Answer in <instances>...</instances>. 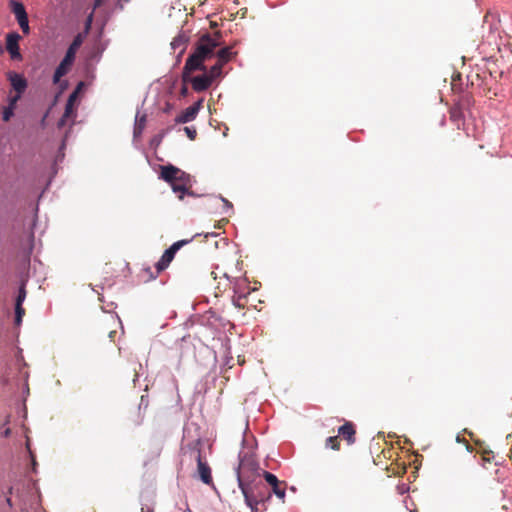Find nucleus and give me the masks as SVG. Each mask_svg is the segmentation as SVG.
Masks as SVG:
<instances>
[{
    "label": "nucleus",
    "mask_w": 512,
    "mask_h": 512,
    "mask_svg": "<svg viewBox=\"0 0 512 512\" xmlns=\"http://www.w3.org/2000/svg\"><path fill=\"white\" fill-rule=\"evenodd\" d=\"M26 450H27V453H28L29 458H30L31 472L37 473L38 463H37V460H36V456H35L34 452L31 449L30 440L29 439H27V441H26Z\"/></svg>",
    "instance_id": "nucleus-21"
},
{
    "label": "nucleus",
    "mask_w": 512,
    "mask_h": 512,
    "mask_svg": "<svg viewBox=\"0 0 512 512\" xmlns=\"http://www.w3.org/2000/svg\"><path fill=\"white\" fill-rule=\"evenodd\" d=\"M204 236H205V238L217 237L218 233H216V232H208V233H205Z\"/></svg>",
    "instance_id": "nucleus-41"
},
{
    "label": "nucleus",
    "mask_w": 512,
    "mask_h": 512,
    "mask_svg": "<svg viewBox=\"0 0 512 512\" xmlns=\"http://www.w3.org/2000/svg\"><path fill=\"white\" fill-rule=\"evenodd\" d=\"M103 2L104 0H94V3H93V11L91 12V14L88 16V19H87V24L89 25L92 21V17H93V12L101 7L103 5Z\"/></svg>",
    "instance_id": "nucleus-32"
},
{
    "label": "nucleus",
    "mask_w": 512,
    "mask_h": 512,
    "mask_svg": "<svg viewBox=\"0 0 512 512\" xmlns=\"http://www.w3.org/2000/svg\"><path fill=\"white\" fill-rule=\"evenodd\" d=\"M226 279H228L230 282H236L237 278H230V276L227 273H224L223 275Z\"/></svg>",
    "instance_id": "nucleus-43"
},
{
    "label": "nucleus",
    "mask_w": 512,
    "mask_h": 512,
    "mask_svg": "<svg viewBox=\"0 0 512 512\" xmlns=\"http://www.w3.org/2000/svg\"><path fill=\"white\" fill-rule=\"evenodd\" d=\"M22 321H23V317L14 316V324L16 326H20L22 324Z\"/></svg>",
    "instance_id": "nucleus-40"
},
{
    "label": "nucleus",
    "mask_w": 512,
    "mask_h": 512,
    "mask_svg": "<svg viewBox=\"0 0 512 512\" xmlns=\"http://www.w3.org/2000/svg\"><path fill=\"white\" fill-rule=\"evenodd\" d=\"M12 492H13V487H9L8 493L12 494Z\"/></svg>",
    "instance_id": "nucleus-45"
},
{
    "label": "nucleus",
    "mask_w": 512,
    "mask_h": 512,
    "mask_svg": "<svg viewBox=\"0 0 512 512\" xmlns=\"http://www.w3.org/2000/svg\"><path fill=\"white\" fill-rule=\"evenodd\" d=\"M397 491L399 494L403 495L409 491V486L405 483L397 485Z\"/></svg>",
    "instance_id": "nucleus-35"
},
{
    "label": "nucleus",
    "mask_w": 512,
    "mask_h": 512,
    "mask_svg": "<svg viewBox=\"0 0 512 512\" xmlns=\"http://www.w3.org/2000/svg\"><path fill=\"white\" fill-rule=\"evenodd\" d=\"M219 40L210 33H204L198 40L194 51L188 56L184 65L186 70H205V61L215 57V50L219 47Z\"/></svg>",
    "instance_id": "nucleus-2"
},
{
    "label": "nucleus",
    "mask_w": 512,
    "mask_h": 512,
    "mask_svg": "<svg viewBox=\"0 0 512 512\" xmlns=\"http://www.w3.org/2000/svg\"><path fill=\"white\" fill-rule=\"evenodd\" d=\"M202 104H203V99H199L194 104H192L191 106L184 109L175 118V122L180 123V124H185V123H189V122L193 121L197 117V115L202 107Z\"/></svg>",
    "instance_id": "nucleus-12"
},
{
    "label": "nucleus",
    "mask_w": 512,
    "mask_h": 512,
    "mask_svg": "<svg viewBox=\"0 0 512 512\" xmlns=\"http://www.w3.org/2000/svg\"><path fill=\"white\" fill-rule=\"evenodd\" d=\"M83 42L82 36L78 34L74 37L73 41L68 46L66 53L58 66L55 68L52 82L53 84H58L62 77H64L71 69L72 65L75 62L76 53L80 48Z\"/></svg>",
    "instance_id": "nucleus-3"
},
{
    "label": "nucleus",
    "mask_w": 512,
    "mask_h": 512,
    "mask_svg": "<svg viewBox=\"0 0 512 512\" xmlns=\"http://www.w3.org/2000/svg\"><path fill=\"white\" fill-rule=\"evenodd\" d=\"M200 233L195 234L190 239H182L174 242L171 246H169L164 253L162 254L161 258L158 260V262L155 264V268L158 272L164 271L172 262L174 259L176 253L185 245L191 243L193 239L197 236H200Z\"/></svg>",
    "instance_id": "nucleus-5"
},
{
    "label": "nucleus",
    "mask_w": 512,
    "mask_h": 512,
    "mask_svg": "<svg viewBox=\"0 0 512 512\" xmlns=\"http://www.w3.org/2000/svg\"><path fill=\"white\" fill-rule=\"evenodd\" d=\"M237 43L238 42L235 41L232 46H225L220 48L217 52L215 51V57L217 58V61L224 65L231 61L237 54L236 52L232 51V47Z\"/></svg>",
    "instance_id": "nucleus-14"
},
{
    "label": "nucleus",
    "mask_w": 512,
    "mask_h": 512,
    "mask_svg": "<svg viewBox=\"0 0 512 512\" xmlns=\"http://www.w3.org/2000/svg\"><path fill=\"white\" fill-rule=\"evenodd\" d=\"M326 447L333 450L339 449L338 438L336 436H330L326 439Z\"/></svg>",
    "instance_id": "nucleus-28"
},
{
    "label": "nucleus",
    "mask_w": 512,
    "mask_h": 512,
    "mask_svg": "<svg viewBox=\"0 0 512 512\" xmlns=\"http://www.w3.org/2000/svg\"><path fill=\"white\" fill-rule=\"evenodd\" d=\"M6 502H7V504H8V506H9V507H12V500H11V498H10V497H7V498H6Z\"/></svg>",
    "instance_id": "nucleus-44"
},
{
    "label": "nucleus",
    "mask_w": 512,
    "mask_h": 512,
    "mask_svg": "<svg viewBox=\"0 0 512 512\" xmlns=\"http://www.w3.org/2000/svg\"><path fill=\"white\" fill-rule=\"evenodd\" d=\"M190 458H195L197 461V472L199 479L204 484L212 483V473L209 464L203 460L200 449V440L189 443Z\"/></svg>",
    "instance_id": "nucleus-4"
},
{
    "label": "nucleus",
    "mask_w": 512,
    "mask_h": 512,
    "mask_svg": "<svg viewBox=\"0 0 512 512\" xmlns=\"http://www.w3.org/2000/svg\"><path fill=\"white\" fill-rule=\"evenodd\" d=\"M174 109V105L170 102L165 103V107L163 108L164 113H170Z\"/></svg>",
    "instance_id": "nucleus-37"
},
{
    "label": "nucleus",
    "mask_w": 512,
    "mask_h": 512,
    "mask_svg": "<svg viewBox=\"0 0 512 512\" xmlns=\"http://www.w3.org/2000/svg\"><path fill=\"white\" fill-rule=\"evenodd\" d=\"M14 313H15V316L24 317L25 309L23 308V306L15 305Z\"/></svg>",
    "instance_id": "nucleus-34"
},
{
    "label": "nucleus",
    "mask_w": 512,
    "mask_h": 512,
    "mask_svg": "<svg viewBox=\"0 0 512 512\" xmlns=\"http://www.w3.org/2000/svg\"><path fill=\"white\" fill-rule=\"evenodd\" d=\"M451 120L455 123H459L463 119V114L459 109H453L451 111Z\"/></svg>",
    "instance_id": "nucleus-30"
},
{
    "label": "nucleus",
    "mask_w": 512,
    "mask_h": 512,
    "mask_svg": "<svg viewBox=\"0 0 512 512\" xmlns=\"http://www.w3.org/2000/svg\"><path fill=\"white\" fill-rule=\"evenodd\" d=\"M21 38V35L16 31L10 32L6 35V50L9 53L10 58L12 60L21 61L23 59L19 47V41L21 40Z\"/></svg>",
    "instance_id": "nucleus-9"
},
{
    "label": "nucleus",
    "mask_w": 512,
    "mask_h": 512,
    "mask_svg": "<svg viewBox=\"0 0 512 512\" xmlns=\"http://www.w3.org/2000/svg\"><path fill=\"white\" fill-rule=\"evenodd\" d=\"M147 116L146 114L140 115V112L137 111L133 129V141L135 142L137 138H139L146 126Z\"/></svg>",
    "instance_id": "nucleus-15"
},
{
    "label": "nucleus",
    "mask_w": 512,
    "mask_h": 512,
    "mask_svg": "<svg viewBox=\"0 0 512 512\" xmlns=\"http://www.w3.org/2000/svg\"><path fill=\"white\" fill-rule=\"evenodd\" d=\"M7 80L10 83L11 89L15 94L24 95L28 88V80L22 73L15 71H8L6 73Z\"/></svg>",
    "instance_id": "nucleus-10"
},
{
    "label": "nucleus",
    "mask_w": 512,
    "mask_h": 512,
    "mask_svg": "<svg viewBox=\"0 0 512 512\" xmlns=\"http://www.w3.org/2000/svg\"><path fill=\"white\" fill-rule=\"evenodd\" d=\"M274 493L279 499H284L285 496H286V491L285 489L283 488H280L279 487V484H276L275 486L272 487V492L271 494Z\"/></svg>",
    "instance_id": "nucleus-29"
},
{
    "label": "nucleus",
    "mask_w": 512,
    "mask_h": 512,
    "mask_svg": "<svg viewBox=\"0 0 512 512\" xmlns=\"http://www.w3.org/2000/svg\"><path fill=\"white\" fill-rule=\"evenodd\" d=\"M189 83H190V82H182V86H181L180 91H179V94H180V97H181V98H186V97H188V95H189V93H190V92H189V88H188V84H189Z\"/></svg>",
    "instance_id": "nucleus-33"
},
{
    "label": "nucleus",
    "mask_w": 512,
    "mask_h": 512,
    "mask_svg": "<svg viewBox=\"0 0 512 512\" xmlns=\"http://www.w3.org/2000/svg\"><path fill=\"white\" fill-rule=\"evenodd\" d=\"M245 504L250 508L251 512H259L258 505L259 502H256L252 496L246 495L244 498Z\"/></svg>",
    "instance_id": "nucleus-26"
},
{
    "label": "nucleus",
    "mask_w": 512,
    "mask_h": 512,
    "mask_svg": "<svg viewBox=\"0 0 512 512\" xmlns=\"http://www.w3.org/2000/svg\"><path fill=\"white\" fill-rule=\"evenodd\" d=\"M173 129V127H167V128H164L162 130H160L157 134H155L151 139H150V147L152 149H156L163 141V139L165 138V136Z\"/></svg>",
    "instance_id": "nucleus-18"
},
{
    "label": "nucleus",
    "mask_w": 512,
    "mask_h": 512,
    "mask_svg": "<svg viewBox=\"0 0 512 512\" xmlns=\"http://www.w3.org/2000/svg\"><path fill=\"white\" fill-rule=\"evenodd\" d=\"M65 145H66L65 140H63V141H62V144H61V146H60V148H59V155H57V160H58V159H60V157H61V158H63V157H64V154H63V153H61V151L65 148Z\"/></svg>",
    "instance_id": "nucleus-39"
},
{
    "label": "nucleus",
    "mask_w": 512,
    "mask_h": 512,
    "mask_svg": "<svg viewBox=\"0 0 512 512\" xmlns=\"http://www.w3.org/2000/svg\"><path fill=\"white\" fill-rule=\"evenodd\" d=\"M30 237H31V239L33 240V239H34V234H33V233H31Z\"/></svg>",
    "instance_id": "nucleus-47"
},
{
    "label": "nucleus",
    "mask_w": 512,
    "mask_h": 512,
    "mask_svg": "<svg viewBox=\"0 0 512 512\" xmlns=\"http://www.w3.org/2000/svg\"><path fill=\"white\" fill-rule=\"evenodd\" d=\"M179 169L180 168L170 163L166 165H161L159 178L170 184V186L172 187L173 184L176 183V177L177 174H179Z\"/></svg>",
    "instance_id": "nucleus-13"
},
{
    "label": "nucleus",
    "mask_w": 512,
    "mask_h": 512,
    "mask_svg": "<svg viewBox=\"0 0 512 512\" xmlns=\"http://www.w3.org/2000/svg\"><path fill=\"white\" fill-rule=\"evenodd\" d=\"M70 116H62L59 121H58V127L61 128L65 125L66 123V119L69 118Z\"/></svg>",
    "instance_id": "nucleus-38"
},
{
    "label": "nucleus",
    "mask_w": 512,
    "mask_h": 512,
    "mask_svg": "<svg viewBox=\"0 0 512 512\" xmlns=\"http://www.w3.org/2000/svg\"><path fill=\"white\" fill-rule=\"evenodd\" d=\"M26 295H27L26 286H25V283L22 282L21 285L19 286L16 298H15V305L23 306V303L26 299Z\"/></svg>",
    "instance_id": "nucleus-22"
},
{
    "label": "nucleus",
    "mask_w": 512,
    "mask_h": 512,
    "mask_svg": "<svg viewBox=\"0 0 512 512\" xmlns=\"http://www.w3.org/2000/svg\"><path fill=\"white\" fill-rule=\"evenodd\" d=\"M10 422V416H6V419L2 425H0V437L8 438L10 437L12 431L9 427H6Z\"/></svg>",
    "instance_id": "nucleus-23"
},
{
    "label": "nucleus",
    "mask_w": 512,
    "mask_h": 512,
    "mask_svg": "<svg viewBox=\"0 0 512 512\" xmlns=\"http://www.w3.org/2000/svg\"><path fill=\"white\" fill-rule=\"evenodd\" d=\"M85 88H86V85L83 81H80L76 85V87L74 88V90L71 92V94L69 95V97L67 99V102L65 105V110H64V116H72L75 114V104L79 100V97L84 92Z\"/></svg>",
    "instance_id": "nucleus-11"
},
{
    "label": "nucleus",
    "mask_w": 512,
    "mask_h": 512,
    "mask_svg": "<svg viewBox=\"0 0 512 512\" xmlns=\"http://www.w3.org/2000/svg\"><path fill=\"white\" fill-rule=\"evenodd\" d=\"M187 41H188V38H187L184 34L180 33L178 36H176V37L172 40V42H171V48H172L173 50H176V49H178V48H181V47H182V49H181V51H180V55H181V54L184 52V50H185V44H186V42H187Z\"/></svg>",
    "instance_id": "nucleus-20"
},
{
    "label": "nucleus",
    "mask_w": 512,
    "mask_h": 512,
    "mask_svg": "<svg viewBox=\"0 0 512 512\" xmlns=\"http://www.w3.org/2000/svg\"><path fill=\"white\" fill-rule=\"evenodd\" d=\"M243 450L239 452V465L235 469L238 487L244 498L252 496L256 502L266 508V503L271 499V491L258 478L259 465L253 457V451L257 447L256 438L244 432L242 439Z\"/></svg>",
    "instance_id": "nucleus-1"
},
{
    "label": "nucleus",
    "mask_w": 512,
    "mask_h": 512,
    "mask_svg": "<svg viewBox=\"0 0 512 512\" xmlns=\"http://www.w3.org/2000/svg\"><path fill=\"white\" fill-rule=\"evenodd\" d=\"M210 199L214 201H221L223 203L222 214L232 215L234 213L233 204L228 199L224 198L222 195H211Z\"/></svg>",
    "instance_id": "nucleus-19"
},
{
    "label": "nucleus",
    "mask_w": 512,
    "mask_h": 512,
    "mask_svg": "<svg viewBox=\"0 0 512 512\" xmlns=\"http://www.w3.org/2000/svg\"><path fill=\"white\" fill-rule=\"evenodd\" d=\"M338 433L346 439L349 444H353L355 442V428L353 423L345 422L339 427Z\"/></svg>",
    "instance_id": "nucleus-16"
},
{
    "label": "nucleus",
    "mask_w": 512,
    "mask_h": 512,
    "mask_svg": "<svg viewBox=\"0 0 512 512\" xmlns=\"http://www.w3.org/2000/svg\"><path fill=\"white\" fill-rule=\"evenodd\" d=\"M184 132L186 133L187 137L190 140H194L196 138L197 132L194 127L186 126V127H184Z\"/></svg>",
    "instance_id": "nucleus-31"
},
{
    "label": "nucleus",
    "mask_w": 512,
    "mask_h": 512,
    "mask_svg": "<svg viewBox=\"0 0 512 512\" xmlns=\"http://www.w3.org/2000/svg\"><path fill=\"white\" fill-rule=\"evenodd\" d=\"M21 98H22V95H19V94L9 95L7 97V105H6V107H10V108L16 110L17 104H18V102L20 101Z\"/></svg>",
    "instance_id": "nucleus-25"
},
{
    "label": "nucleus",
    "mask_w": 512,
    "mask_h": 512,
    "mask_svg": "<svg viewBox=\"0 0 512 512\" xmlns=\"http://www.w3.org/2000/svg\"><path fill=\"white\" fill-rule=\"evenodd\" d=\"M223 67L224 64L216 61V63L209 70L206 68L205 70L201 71L208 74L211 78V81L214 82L217 78L223 77Z\"/></svg>",
    "instance_id": "nucleus-17"
},
{
    "label": "nucleus",
    "mask_w": 512,
    "mask_h": 512,
    "mask_svg": "<svg viewBox=\"0 0 512 512\" xmlns=\"http://www.w3.org/2000/svg\"><path fill=\"white\" fill-rule=\"evenodd\" d=\"M14 114H15L14 109L4 106L2 109V120L4 122H9L12 119V117L14 116Z\"/></svg>",
    "instance_id": "nucleus-27"
},
{
    "label": "nucleus",
    "mask_w": 512,
    "mask_h": 512,
    "mask_svg": "<svg viewBox=\"0 0 512 512\" xmlns=\"http://www.w3.org/2000/svg\"><path fill=\"white\" fill-rule=\"evenodd\" d=\"M147 512H153V511H152V510H149V511H147Z\"/></svg>",
    "instance_id": "nucleus-48"
},
{
    "label": "nucleus",
    "mask_w": 512,
    "mask_h": 512,
    "mask_svg": "<svg viewBox=\"0 0 512 512\" xmlns=\"http://www.w3.org/2000/svg\"><path fill=\"white\" fill-rule=\"evenodd\" d=\"M142 405H145V406H147V405H148V400L146 399V397H145V396H141L140 407H141Z\"/></svg>",
    "instance_id": "nucleus-42"
},
{
    "label": "nucleus",
    "mask_w": 512,
    "mask_h": 512,
    "mask_svg": "<svg viewBox=\"0 0 512 512\" xmlns=\"http://www.w3.org/2000/svg\"><path fill=\"white\" fill-rule=\"evenodd\" d=\"M28 373H26L25 375V384H24V389H23V394L28 396L29 395V386H28Z\"/></svg>",
    "instance_id": "nucleus-36"
},
{
    "label": "nucleus",
    "mask_w": 512,
    "mask_h": 512,
    "mask_svg": "<svg viewBox=\"0 0 512 512\" xmlns=\"http://www.w3.org/2000/svg\"><path fill=\"white\" fill-rule=\"evenodd\" d=\"M196 70H186V65L183 67L182 71V82H190L193 90L196 92L206 91L211 85L212 81L208 74L203 72L201 75L192 76V73Z\"/></svg>",
    "instance_id": "nucleus-7"
},
{
    "label": "nucleus",
    "mask_w": 512,
    "mask_h": 512,
    "mask_svg": "<svg viewBox=\"0 0 512 512\" xmlns=\"http://www.w3.org/2000/svg\"><path fill=\"white\" fill-rule=\"evenodd\" d=\"M187 446H189V444ZM186 449H187V451H184V454H187V452L190 453L189 447H187Z\"/></svg>",
    "instance_id": "nucleus-46"
},
{
    "label": "nucleus",
    "mask_w": 512,
    "mask_h": 512,
    "mask_svg": "<svg viewBox=\"0 0 512 512\" xmlns=\"http://www.w3.org/2000/svg\"><path fill=\"white\" fill-rule=\"evenodd\" d=\"M192 187V177L190 174L179 169V174L176 177V183L172 186V191L177 194L180 200H183L185 196L199 197L190 188Z\"/></svg>",
    "instance_id": "nucleus-6"
},
{
    "label": "nucleus",
    "mask_w": 512,
    "mask_h": 512,
    "mask_svg": "<svg viewBox=\"0 0 512 512\" xmlns=\"http://www.w3.org/2000/svg\"><path fill=\"white\" fill-rule=\"evenodd\" d=\"M263 477L266 483L269 484L271 487L275 486L276 484H279L277 476L271 472L263 471Z\"/></svg>",
    "instance_id": "nucleus-24"
},
{
    "label": "nucleus",
    "mask_w": 512,
    "mask_h": 512,
    "mask_svg": "<svg viewBox=\"0 0 512 512\" xmlns=\"http://www.w3.org/2000/svg\"><path fill=\"white\" fill-rule=\"evenodd\" d=\"M9 7L23 34L28 35L30 33V25L25 5L18 0H9Z\"/></svg>",
    "instance_id": "nucleus-8"
}]
</instances>
